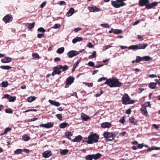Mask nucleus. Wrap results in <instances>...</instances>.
<instances>
[{"label": "nucleus", "mask_w": 160, "mask_h": 160, "mask_svg": "<svg viewBox=\"0 0 160 160\" xmlns=\"http://www.w3.org/2000/svg\"><path fill=\"white\" fill-rule=\"evenodd\" d=\"M104 84L112 88L120 87L122 85V83L119 82L118 80L115 77L107 79Z\"/></svg>", "instance_id": "nucleus-1"}, {"label": "nucleus", "mask_w": 160, "mask_h": 160, "mask_svg": "<svg viewBox=\"0 0 160 160\" xmlns=\"http://www.w3.org/2000/svg\"><path fill=\"white\" fill-rule=\"evenodd\" d=\"M122 102L123 104L127 105L134 103L135 101L132 100L127 94L125 93L122 98Z\"/></svg>", "instance_id": "nucleus-2"}, {"label": "nucleus", "mask_w": 160, "mask_h": 160, "mask_svg": "<svg viewBox=\"0 0 160 160\" xmlns=\"http://www.w3.org/2000/svg\"><path fill=\"white\" fill-rule=\"evenodd\" d=\"M88 138L89 139L88 142L91 144L98 142L99 136L96 133L92 132L90 133V134L88 137Z\"/></svg>", "instance_id": "nucleus-3"}, {"label": "nucleus", "mask_w": 160, "mask_h": 160, "mask_svg": "<svg viewBox=\"0 0 160 160\" xmlns=\"http://www.w3.org/2000/svg\"><path fill=\"white\" fill-rule=\"evenodd\" d=\"M126 0H116V1H112L111 3L112 5L116 8H118L120 7L125 6L126 4L124 2Z\"/></svg>", "instance_id": "nucleus-4"}, {"label": "nucleus", "mask_w": 160, "mask_h": 160, "mask_svg": "<svg viewBox=\"0 0 160 160\" xmlns=\"http://www.w3.org/2000/svg\"><path fill=\"white\" fill-rule=\"evenodd\" d=\"M103 135L106 140L109 141L114 140L116 137V134L115 133L104 132Z\"/></svg>", "instance_id": "nucleus-5"}, {"label": "nucleus", "mask_w": 160, "mask_h": 160, "mask_svg": "<svg viewBox=\"0 0 160 160\" xmlns=\"http://www.w3.org/2000/svg\"><path fill=\"white\" fill-rule=\"evenodd\" d=\"M148 46L147 43L138 44L135 45H132L129 47V49L136 50L138 49H144Z\"/></svg>", "instance_id": "nucleus-6"}, {"label": "nucleus", "mask_w": 160, "mask_h": 160, "mask_svg": "<svg viewBox=\"0 0 160 160\" xmlns=\"http://www.w3.org/2000/svg\"><path fill=\"white\" fill-rule=\"evenodd\" d=\"M62 68V66L60 65H58L53 68V71L52 73V75L54 76L55 75L57 74H60L62 71L59 70Z\"/></svg>", "instance_id": "nucleus-7"}, {"label": "nucleus", "mask_w": 160, "mask_h": 160, "mask_svg": "<svg viewBox=\"0 0 160 160\" xmlns=\"http://www.w3.org/2000/svg\"><path fill=\"white\" fill-rule=\"evenodd\" d=\"M13 17L12 15L8 14L5 16L2 19V20L6 23L11 22L12 20Z\"/></svg>", "instance_id": "nucleus-8"}, {"label": "nucleus", "mask_w": 160, "mask_h": 160, "mask_svg": "<svg viewBox=\"0 0 160 160\" xmlns=\"http://www.w3.org/2000/svg\"><path fill=\"white\" fill-rule=\"evenodd\" d=\"M74 79V78L72 76H70L66 80V83L65 88H68L69 86L73 82Z\"/></svg>", "instance_id": "nucleus-9"}, {"label": "nucleus", "mask_w": 160, "mask_h": 160, "mask_svg": "<svg viewBox=\"0 0 160 160\" xmlns=\"http://www.w3.org/2000/svg\"><path fill=\"white\" fill-rule=\"evenodd\" d=\"M79 53L78 52L76 51L72 50L69 51L67 53V55L70 58H72L78 54Z\"/></svg>", "instance_id": "nucleus-10"}, {"label": "nucleus", "mask_w": 160, "mask_h": 160, "mask_svg": "<svg viewBox=\"0 0 160 160\" xmlns=\"http://www.w3.org/2000/svg\"><path fill=\"white\" fill-rule=\"evenodd\" d=\"M149 2V0H139L138 5L140 7L146 6Z\"/></svg>", "instance_id": "nucleus-11"}, {"label": "nucleus", "mask_w": 160, "mask_h": 160, "mask_svg": "<svg viewBox=\"0 0 160 160\" xmlns=\"http://www.w3.org/2000/svg\"><path fill=\"white\" fill-rule=\"evenodd\" d=\"M88 9L90 12H98L101 10L100 8H97L96 6L94 7H89Z\"/></svg>", "instance_id": "nucleus-12"}, {"label": "nucleus", "mask_w": 160, "mask_h": 160, "mask_svg": "<svg viewBox=\"0 0 160 160\" xmlns=\"http://www.w3.org/2000/svg\"><path fill=\"white\" fill-rule=\"evenodd\" d=\"M81 117L84 121H88L90 120V117L83 113H81Z\"/></svg>", "instance_id": "nucleus-13"}, {"label": "nucleus", "mask_w": 160, "mask_h": 160, "mask_svg": "<svg viewBox=\"0 0 160 160\" xmlns=\"http://www.w3.org/2000/svg\"><path fill=\"white\" fill-rule=\"evenodd\" d=\"M158 5L157 2H154L151 3H148V4L146 6V8L149 9L153 8L154 7Z\"/></svg>", "instance_id": "nucleus-14"}, {"label": "nucleus", "mask_w": 160, "mask_h": 160, "mask_svg": "<svg viewBox=\"0 0 160 160\" xmlns=\"http://www.w3.org/2000/svg\"><path fill=\"white\" fill-rule=\"evenodd\" d=\"M52 155L50 151H46L42 153L43 157L45 158H48Z\"/></svg>", "instance_id": "nucleus-15"}, {"label": "nucleus", "mask_w": 160, "mask_h": 160, "mask_svg": "<svg viewBox=\"0 0 160 160\" xmlns=\"http://www.w3.org/2000/svg\"><path fill=\"white\" fill-rule=\"evenodd\" d=\"M129 120L130 122L132 123L133 125H136L138 124V121L134 117H130L129 118Z\"/></svg>", "instance_id": "nucleus-16"}, {"label": "nucleus", "mask_w": 160, "mask_h": 160, "mask_svg": "<svg viewBox=\"0 0 160 160\" xmlns=\"http://www.w3.org/2000/svg\"><path fill=\"white\" fill-rule=\"evenodd\" d=\"M82 136L80 135H79L75 137L72 140V141L73 142H80L82 141Z\"/></svg>", "instance_id": "nucleus-17"}, {"label": "nucleus", "mask_w": 160, "mask_h": 160, "mask_svg": "<svg viewBox=\"0 0 160 160\" xmlns=\"http://www.w3.org/2000/svg\"><path fill=\"white\" fill-rule=\"evenodd\" d=\"M111 126L112 125L110 123L105 122L101 124V127L103 128H110Z\"/></svg>", "instance_id": "nucleus-18"}, {"label": "nucleus", "mask_w": 160, "mask_h": 160, "mask_svg": "<svg viewBox=\"0 0 160 160\" xmlns=\"http://www.w3.org/2000/svg\"><path fill=\"white\" fill-rule=\"evenodd\" d=\"M48 102L52 105L56 107H58L60 105V103L59 102H57L55 100H49Z\"/></svg>", "instance_id": "nucleus-19"}, {"label": "nucleus", "mask_w": 160, "mask_h": 160, "mask_svg": "<svg viewBox=\"0 0 160 160\" xmlns=\"http://www.w3.org/2000/svg\"><path fill=\"white\" fill-rule=\"evenodd\" d=\"M140 111L141 113L143 115L147 117H148V115L146 107H142L141 108Z\"/></svg>", "instance_id": "nucleus-20"}, {"label": "nucleus", "mask_w": 160, "mask_h": 160, "mask_svg": "<svg viewBox=\"0 0 160 160\" xmlns=\"http://www.w3.org/2000/svg\"><path fill=\"white\" fill-rule=\"evenodd\" d=\"M11 58L8 57H5L1 60V62L4 63H8L11 62Z\"/></svg>", "instance_id": "nucleus-21"}, {"label": "nucleus", "mask_w": 160, "mask_h": 160, "mask_svg": "<svg viewBox=\"0 0 160 160\" xmlns=\"http://www.w3.org/2000/svg\"><path fill=\"white\" fill-rule=\"evenodd\" d=\"M65 135L68 139L70 140L71 139V137L72 136V134L71 132L66 131L65 132Z\"/></svg>", "instance_id": "nucleus-22"}, {"label": "nucleus", "mask_w": 160, "mask_h": 160, "mask_svg": "<svg viewBox=\"0 0 160 160\" xmlns=\"http://www.w3.org/2000/svg\"><path fill=\"white\" fill-rule=\"evenodd\" d=\"M144 147L146 148H148V150H158L159 149V148H158L154 146H152L151 147H149L148 145H145L143 143Z\"/></svg>", "instance_id": "nucleus-23"}, {"label": "nucleus", "mask_w": 160, "mask_h": 160, "mask_svg": "<svg viewBox=\"0 0 160 160\" xmlns=\"http://www.w3.org/2000/svg\"><path fill=\"white\" fill-rule=\"evenodd\" d=\"M82 40V38L80 37H77L72 40V42L73 43H75L78 42H80Z\"/></svg>", "instance_id": "nucleus-24"}, {"label": "nucleus", "mask_w": 160, "mask_h": 160, "mask_svg": "<svg viewBox=\"0 0 160 160\" xmlns=\"http://www.w3.org/2000/svg\"><path fill=\"white\" fill-rule=\"evenodd\" d=\"M74 10L73 8H70L68 12H67V15L68 17H69L72 15L74 13Z\"/></svg>", "instance_id": "nucleus-25"}, {"label": "nucleus", "mask_w": 160, "mask_h": 160, "mask_svg": "<svg viewBox=\"0 0 160 160\" xmlns=\"http://www.w3.org/2000/svg\"><path fill=\"white\" fill-rule=\"evenodd\" d=\"M28 25V28L29 30H31L34 28L35 25V22H33L32 23H27L26 25Z\"/></svg>", "instance_id": "nucleus-26"}, {"label": "nucleus", "mask_w": 160, "mask_h": 160, "mask_svg": "<svg viewBox=\"0 0 160 160\" xmlns=\"http://www.w3.org/2000/svg\"><path fill=\"white\" fill-rule=\"evenodd\" d=\"M92 159H94L95 160H96L99 158L101 157V155L100 153H98L96 154H92Z\"/></svg>", "instance_id": "nucleus-27"}, {"label": "nucleus", "mask_w": 160, "mask_h": 160, "mask_svg": "<svg viewBox=\"0 0 160 160\" xmlns=\"http://www.w3.org/2000/svg\"><path fill=\"white\" fill-rule=\"evenodd\" d=\"M45 128H50L52 127L54 125V122H49L48 123H47L45 124Z\"/></svg>", "instance_id": "nucleus-28"}, {"label": "nucleus", "mask_w": 160, "mask_h": 160, "mask_svg": "<svg viewBox=\"0 0 160 160\" xmlns=\"http://www.w3.org/2000/svg\"><path fill=\"white\" fill-rule=\"evenodd\" d=\"M68 126V124L65 122H63L61 123L59 125V127L61 128H64Z\"/></svg>", "instance_id": "nucleus-29"}, {"label": "nucleus", "mask_w": 160, "mask_h": 160, "mask_svg": "<svg viewBox=\"0 0 160 160\" xmlns=\"http://www.w3.org/2000/svg\"><path fill=\"white\" fill-rule=\"evenodd\" d=\"M22 138L26 141H28L30 139V137L27 134L24 135L22 137Z\"/></svg>", "instance_id": "nucleus-30"}, {"label": "nucleus", "mask_w": 160, "mask_h": 160, "mask_svg": "<svg viewBox=\"0 0 160 160\" xmlns=\"http://www.w3.org/2000/svg\"><path fill=\"white\" fill-rule=\"evenodd\" d=\"M1 86L3 88H6L8 85V83L7 81H3L1 83Z\"/></svg>", "instance_id": "nucleus-31"}, {"label": "nucleus", "mask_w": 160, "mask_h": 160, "mask_svg": "<svg viewBox=\"0 0 160 160\" xmlns=\"http://www.w3.org/2000/svg\"><path fill=\"white\" fill-rule=\"evenodd\" d=\"M64 50V47H62L59 48L57 51V53L61 54L62 53Z\"/></svg>", "instance_id": "nucleus-32"}, {"label": "nucleus", "mask_w": 160, "mask_h": 160, "mask_svg": "<svg viewBox=\"0 0 160 160\" xmlns=\"http://www.w3.org/2000/svg\"><path fill=\"white\" fill-rule=\"evenodd\" d=\"M36 97L34 96H30L28 98L27 100L29 102H31L36 99Z\"/></svg>", "instance_id": "nucleus-33"}, {"label": "nucleus", "mask_w": 160, "mask_h": 160, "mask_svg": "<svg viewBox=\"0 0 160 160\" xmlns=\"http://www.w3.org/2000/svg\"><path fill=\"white\" fill-rule=\"evenodd\" d=\"M96 57V52L95 51H94L92 54L91 55H89L88 57V58L89 59L91 58H95Z\"/></svg>", "instance_id": "nucleus-34"}, {"label": "nucleus", "mask_w": 160, "mask_h": 160, "mask_svg": "<svg viewBox=\"0 0 160 160\" xmlns=\"http://www.w3.org/2000/svg\"><path fill=\"white\" fill-rule=\"evenodd\" d=\"M30 151H15L14 152L15 154H19L22 153V151L25 152L26 153H28L30 152Z\"/></svg>", "instance_id": "nucleus-35"}, {"label": "nucleus", "mask_w": 160, "mask_h": 160, "mask_svg": "<svg viewBox=\"0 0 160 160\" xmlns=\"http://www.w3.org/2000/svg\"><path fill=\"white\" fill-rule=\"evenodd\" d=\"M0 68L3 69L8 70L11 68V67L9 66L2 65Z\"/></svg>", "instance_id": "nucleus-36"}, {"label": "nucleus", "mask_w": 160, "mask_h": 160, "mask_svg": "<svg viewBox=\"0 0 160 160\" xmlns=\"http://www.w3.org/2000/svg\"><path fill=\"white\" fill-rule=\"evenodd\" d=\"M143 61H148L152 59V58L148 56H146L142 57Z\"/></svg>", "instance_id": "nucleus-37"}, {"label": "nucleus", "mask_w": 160, "mask_h": 160, "mask_svg": "<svg viewBox=\"0 0 160 160\" xmlns=\"http://www.w3.org/2000/svg\"><path fill=\"white\" fill-rule=\"evenodd\" d=\"M32 56L35 59H38L40 58V57L39 55L37 53H33L32 54Z\"/></svg>", "instance_id": "nucleus-38"}, {"label": "nucleus", "mask_w": 160, "mask_h": 160, "mask_svg": "<svg viewBox=\"0 0 160 160\" xmlns=\"http://www.w3.org/2000/svg\"><path fill=\"white\" fill-rule=\"evenodd\" d=\"M122 32L121 30L115 29L114 33L115 34H119L122 33Z\"/></svg>", "instance_id": "nucleus-39"}, {"label": "nucleus", "mask_w": 160, "mask_h": 160, "mask_svg": "<svg viewBox=\"0 0 160 160\" xmlns=\"http://www.w3.org/2000/svg\"><path fill=\"white\" fill-rule=\"evenodd\" d=\"M60 24H55L54 26L51 27V28L54 29H57L60 28Z\"/></svg>", "instance_id": "nucleus-40"}, {"label": "nucleus", "mask_w": 160, "mask_h": 160, "mask_svg": "<svg viewBox=\"0 0 160 160\" xmlns=\"http://www.w3.org/2000/svg\"><path fill=\"white\" fill-rule=\"evenodd\" d=\"M10 99H9L8 101L9 102H14L16 100V97L15 96L12 97L11 96L10 98Z\"/></svg>", "instance_id": "nucleus-41"}, {"label": "nucleus", "mask_w": 160, "mask_h": 160, "mask_svg": "<svg viewBox=\"0 0 160 160\" xmlns=\"http://www.w3.org/2000/svg\"><path fill=\"white\" fill-rule=\"evenodd\" d=\"M11 130V128H10L8 127L6 128L4 130V134H7V133Z\"/></svg>", "instance_id": "nucleus-42"}, {"label": "nucleus", "mask_w": 160, "mask_h": 160, "mask_svg": "<svg viewBox=\"0 0 160 160\" xmlns=\"http://www.w3.org/2000/svg\"><path fill=\"white\" fill-rule=\"evenodd\" d=\"M141 60L143 61L142 58H141L139 56H137L136 57V62L137 63L140 62Z\"/></svg>", "instance_id": "nucleus-43"}, {"label": "nucleus", "mask_w": 160, "mask_h": 160, "mask_svg": "<svg viewBox=\"0 0 160 160\" xmlns=\"http://www.w3.org/2000/svg\"><path fill=\"white\" fill-rule=\"evenodd\" d=\"M82 142H87V144H90V143L88 142L89 139L88 138V137L83 138V139H82Z\"/></svg>", "instance_id": "nucleus-44"}, {"label": "nucleus", "mask_w": 160, "mask_h": 160, "mask_svg": "<svg viewBox=\"0 0 160 160\" xmlns=\"http://www.w3.org/2000/svg\"><path fill=\"white\" fill-rule=\"evenodd\" d=\"M85 159L86 160H92V155H89L86 156Z\"/></svg>", "instance_id": "nucleus-45"}, {"label": "nucleus", "mask_w": 160, "mask_h": 160, "mask_svg": "<svg viewBox=\"0 0 160 160\" xmlns=\"http://www.w3.org/2000/svg\"><path fill=\"white\" fill-rule=\"evenodd\" d=\"M5 112L8 113H12L13 112L12 110L10 108H8L5 110Z\"/></svg>", "instance_id": "nucleus-46"}, {"label": "nucleus", "mask_w": 160, "mask_h": 160, "mask_svg": "<svg viewBox=\"0 0 160 160\" xmlns=\"http://www.w3.org/2000/svg\"><path fill=\"white\" fill-rule=\"evenodd\" d=\"M56 116L59 120H62V116L61 114H57L56 115Z\"/></svg>", "instance_id": "nucleus-47"}, {"label": "nucleus", "mask_w": 160, "mask_h": 160, "mask_svg": "<svg viewBox=\"0 0 160 160\" xmlns=\"http://www.w3.org/2000/svg\"><path fill=\"white\" fill-rule=\"evenodd\" d=\"M38 31L40 32L44 33L45 32V30L43 28L41 27L38 29Z\"/></svg>", "instance_id": "nucleus-48"}, {"label": "nucleus", "mask_w": 160, "mask_h": 160, "mask_svg": "<svg viewBox=\"0 0 160 160\" xmlns=\"http://www.w3.org/2000/svg\"><path fill=\"white\" fill-rule=\"evenodd\" d=\"M69 151H60V153L63 155H66L68 152Z\"/></svg>", "instance_id": "nucleus-49"}, {"label": "nucleus", "mask_w": 160, "mask_h": 160, "mask_svg": "<svg viewBox=\"0 0 160 160\" xmlns=\"http://www.w3.org/2000/svg\"><path fill=\"white\" fill-rule=\"evenodd\" d=\"M101 26L102 27H103L105 28H109V25L107 23L101 24Z\"/></svg>", "instance_id": "nucleus-50"}, {"label": "nucleus", "mask_w": 160, "mask_h": 160, "mask_svg": "<svg viewBox=\"0 0 160 160\" xmlns=\"http://www.w3.org/2000/svg\"><path fill=\"white\" fill-rule=\"evenodd\" d=\"M11 96L8 94H4L3 95V97H2V98H6L9 100V99H10V98Z\"/></svg>", "instance_id": "nucleus-51"}, {"label": "nucleus", "mask_w": 160, "mask_h": 160, "mask_svg": "<svg viewBox=\"0 0 160 160\" xmlns=\"http://www.w3.org/2000/svg\"><path fill=\"white\" fill-rule=\"evenodd\" d=\"M125 118L124 117H122L119 120V122L122 124L124 123L125 122Z\"/></svg>", "instance_id": "nucleus-52"}, {"label": "nucleus", "mask_w": 160, "mask_h": 160, "mask_svg": "<svg viewBox=\"0 0 160 160\" xmlns=\"http://www.w3.org/2000/svg\"><path fill=\"white\" fill-rule=\"evenodd\" d=\"M63 71H65L68 69V67L67 65H65L64 66H62V68Z\"/></svg>", "instance_id": "nucleus-53"}, {"label": "nucleus", "mask_w": 160, "mask_h": 160, "mask_svg": "<svg viewBox=\"0 0 160 160\" xmlns=\"http://www.w3.org/2000/svg\"><path fill=\"white\" fill-rule=\"evenodd\" d=\"M88 65L90 67H94L95 66L94 63L91 61H89L88 63Z\"/></svg>", "instance_id": "nucleus-54"}, {"label": "nucleus", "mask_w": 160, "mask_h": 160, "mask_svg": "<svg viewBox=\"0 0 160 160\" xmlns=\"http://www.w3.org/2000/svg\"><path fill=\"white\" fill-rule=\"evenodd\" d=\"M107 78L105 77H102L100 78L99 79H98V82H100L102 80H107Z\"/></svg>", "instance_id": "nucleus-55"}, {"label": "nucleus", "mask_w": 160, "mask_h": 160, "mask_svg": "<svg viewBox=\"0 0 160 160\" xmlns=\"http://www.w3.org/2000/svg\"><path fill=\"white\" fill-rule=\"evenodd\" d=\"M144 147L143 143L142 144H139L138 145V148L141 149Z\"/></svg>", "instance_id": "nucleus-56"}, {"label": "nucleus", "mask_w": 160, "mask_h": 160, "mask_svg": "<svg viewBox=\"0 0 160 160\" xmlns=\"http://www.w3.org/2000/svg\"><path fill=\"white\" fill-rule=\"evenodd\" d=\"M44 36V34L43 33L38 34L37 35V37L38 38H40L43 37Z\"/></svg>", "instance_id": "nucleus-57"}, {"label": "nucleus", "mask_w": 160, "mask_h": 160, "mask_svg": "<svg viewBox=\"0 0 160 160\" xmlns=\"http://www.w3.org/2000/svg\"><path fill=\"white\" fill-rule=\"evenodd\" d=\"M87 46L89 48H92L94 47V46L92 44V43L90 42H89L88 44L87 45Z\"/></svg>", "instance_id": "nucleus-58"}, {"label": "nucleus", "mask_w": 160, "mask_h": 160, "mask_svg": "<svg viewBox=\"0 0 160 160\" xmlns=\"http://www.w3.org/2000/svg\"><path fill=\"white\" fill-rule=\"evenodd\" d=\"M81 29H82L81 28H75L74 30V32H78L79 31L81 30Z\"/></svg>", "instance_id": "nucleus-59"}, {"label": "nucleus", "mask_w": 160, "mask_h": 160, "mask_svg": "<svg viewBox=\"0 0 160 160\" xmlns=\"http://www.w3.org/2000/svg\"><path fill=\"white\" fill-rule=\"evenodd\" d=\"M85 85H87L88 87H92L93 86V84L92 83H85Z\"/></svg>", "instance_id": "nucleus-60"}, {"label": "nucleus", "mask_w": 160, "mask_h": 160, "mask_svg": "<svg viewBox=\"0 0 160 160\" xmlns=\"http://www.w3.org/2000/svg\"><path fill=\"white\" fill-rule=\"evenodd\" d=\"M46 2H42L40 5V7L41 8H43L46 4Z\"/></svg>", "instance_id": "nucleus-61"}, {"label": "nucleus", "mask_w": 160, "mask_h": 160, "mask_svg": "<svg viewBox=\"0 0 160 160\" xmlns=\"http://www.w3.org/2000/svg\"><path fill=\"white\" fill-rule=\"evenodd\" d=\"M132 111L130 108L127 110L126 111V113L128 114H130L131 112Z\"/></svg>", "instance_id": "nucleus-62"}, {"label": "nucleus", "mask_w": 160, "mask_h": 160, "mask_svg": "<svg viewBox=\"0 0 160 160\" xmlns=\"http://www.w3.org/2000/svg\"><path fill=\"white\" fill-rule=\"evenodd\" d=\"M59 4L60 5L62 6V5H66V4L65 2H64V1H61L59 3Z\"/></svg>", "instance_id": "nucleus-63"}, {"label": "nucleus", "mask_w": 160, "mask_h": 160, "mask_svg": "<svg viewBox=\"0 0 160 160\" xmlns=\"http://www.w3.org/2000/svg\"><path fill=\"white\" fill-rule=\"evenodd\" d=\"M38 119V118H34L32 119H30L28 120V122H31L33 121H35Z\"/></svg>", "instance_id": "nucleus-64"}]
</instances>
